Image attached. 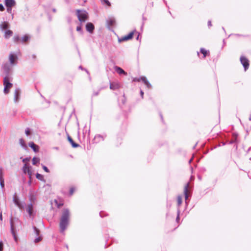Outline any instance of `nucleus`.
I'll return each instance as SVG.
<instances>
[{"instance_id": "nucleus-1", "label": "nucleus", "mask_w": 251, "mask_h": 251, "mask_svg": "<svg viewBox=\"0 0 251 251\" xmlns=\"http://www.w3.org/2000/svg\"><path fill=\"white\" fill-rule=\"evenodd\" d=\"M71 212L69 208H64L62 209L59 219V228L61 233H63L70 224Z\"/></svg>"}, {"instance_id": "nucleus-2", "label": "nucleus", "mask_w": 251, "mask_h": 251, "mask_svg": "<svg viewBox=\"0 0 251 251\" xmlns=\"http://www.w3.org/2000/svg\"><path fill=\"white\" fill-rule=\"evenodd\" d=\"M76 16L80 22H85L88 18V14L85 10H76Z\"/></svg>"}, {"instance_id": "nucleus-3", "label": "nucleus", "mask_w": 251, "mask_h": 251, "mask_svg": "<svg viewBox=\"0 0 251 251\" xmlns=\"http://www.w3.org/2000/svg\"><path fill=\"white\" fill-rule=\"evenodd\" d=\"M3 85L4 94H7L9 92V89L12 87L13 84L10 82L9 76H5L3 78Z\"/></svg>"}, {"instance_id": "nucleus-4", "label": "nucleus", "mask_w": 251, "mask_h": 251, "mask_svg": "<svg viewBox=\"0 0 251 251\" xmlns=\"http://www.w3.org/2000/svg\"><path fill=\"white\" fill-rule=\"evenodd\" d=\"M11 66V65L7 62L2 65V69L4 73L6 75V76H9L12 69Z\"/></svg>"}, {"instance_id": "nucleus-5", "label": "nucleus", "mask_w": 251, "mask_h": 251, "mask_svg": "<svg viewBox=\"0 0 251 251\" xmlns=\"http://www.w3.org/2000/svg\"><path fill=\"white\" fill-rule=\"evenodd\" d=\"M9 64L12 66L16 65L18 61L17 55L14 53H10L9 55Z\"/></svg>"}, {"instance_id": "nucleus-6", "label": "nucleus", "mask_w": 251, "mask_h": 251, "mask_svg": "<svg viewBox=\"0 0 251 251\" xmlns=\"http://www.w3.org/2000/svg\"><path fill=\"white\" fill-rule=\"evenodd\" d=\"M135 30L132 31L130 32L129 33H128L127 35H126L125 36L122 37L118 39L119 42H122L124 41H128L129 40H131L132 39L134 32H135Z\"/></svg>"}, {"instance_id": "nucleus-7", "label": "nucleus", "mask_w": 251, "mask_h": 251, "mask_svg": "<svg viewBox=\"0 0 251 251\" xmlns=\"http://www.w3.org/2000/svg\"><path fill=\"white\" fill-rule=\"evenodd\" d=\"M240 62L242 65L244 67V70L246 71L247 69H248L249 67V61L246 57L244 56H241L240 58Z\"/></svg>"}, {"instance_id": "nucleus-8", "label": "nucleus", "mask_w": 251, "mask_h": 251, "mask_svg": "<svg viewBox=\"0 0 251 251\" xmlns=\"http://www.w3.org/2000/svg\"><path fill=\"white\" fill-rule=\"evenodd\" d=\"M13 201L15 205H16L20 209L24 208V204L20 201L19 198L17 196L16 194H15L13 196Z\"/></svg>"}, {"instance_id": "nucleus-9", "label": "nucleus", "mask_w": 251, "mask_h": 251, "mask_svg": "<svg viewBox=\"0 0 251 251\" xmlns=\"http://www.w3.org/2000/svg\"><path fill=\"white\" fill-rule=\"evenodd\" d=\"M189 183H187L186 185L184 187V197L185 200V203L186 205H187L188 204L189 201L188 198L189 197V195L188 194V190H189Z\"/></svg>"}, {"instance_id": "nucleus-10", "label": "nucleus", "mask_w": 251, "mask_h": 251, "mask_svg": "<svg viewBox=\"0 0 251 251\" xmlns=\"http://www.w3.org/2000/svg\"><path fill=\"white\" fill-rule=\"evenodd\" d=\"M116 21L114 18H110L106 20L107 27L109 30H112L113 26L115 25Z\"/></svg>"}, {"instance_id": "nucleus-11", "label": "nucleus", "mask_w": 251, "mask_h": 251, "mask_svg": "<svg viewBox=\"0 0 251 251\" xmlns=\"http://www.w3.org/2000/svg\"><path fill=\"white\" fill-rule=\"evenodd\" d=\"M10 229H11V232L13 236L14 240L16 242H17L18 237L16 234L15 226H14V223H13V220L12 219L10 220Z\"/></svg>"}, {"instance_id": "nucleus-12", "label": "nucleus", "mask_w": 251, "mask_h": 251, "mask_svg": "<svg viewBox=\"0 0 251 251\" xmlns=\"http://www.w3.org/2000/svg\"><path fill=\"white\" fill-rule=\"evenodd\" d=\"M23 171L24 173L26 174L27 173L29 176V177L30 178L31 177V167L27 164H25L23 167Z\"/></svg>"}, {"instance_id": "nucleus-13", "label": "nucleus", "mask_w": 251, "mask_h": 251, "mask_svg": "<svg viewBox=\"0 0 251 251\" xmlns=\"http://www.w3.org/2000/svg\"><path fill=\"white\" fill-rule=\"evenodd\" d=\"M20 93H21V90L19 88H17L15 89V92H14V101L15 102L17 103L19 102L20 98Z\"/></svg>"}, {"instance_id": "nucleus-14", "label": "nucleus", "mask_w": 251, "mask_h": 251, "mask_svg": "<svg viewBox=\"0 0 251 251\" xmlns=\"http://www.w3.org/2000/svg\"><path fill=\"white\" fill-rule=\"evenodd\" d=\"M106 135L97 134L95 136L94 141L95 143H98L100 141H103Z\"/></svg>"}, {"instance_id": "nucleus-15", "label": "nucleus", "mask_w": 251, "mask_h": 251, "mask_svg": "<svg viewBox=\"0 0 251 251\" xmlns=\"http://www.w3.org/2000/svg\"><path fill=\"white\" fill-rule=\"evenodd\" d=\"M16 4L15 0H4V5L6 7H13Z\"/></svg>"}, {"instance_id": "nucleus-16", "label": "nucleus", "mask_w": 251, "mask_h": 251, "mask_svg": "<svg viewBox=\"0 0 251 251\" xmlns=\"http://www.w3.org/2000/svg\"><path fill=\"white\" fill-rule=\"evenodd\" d=\"M95 29L94 25L92 23H87L86 25V29L90 33H92Z\"/></svg>"}, {"instance_id": "nucleus-17", "label": "nucleus", "mask_w": 251, "mask_h": 251, "mask_svg": "<svg viewBox=\"0 0 251 251\" xmlns=\"http://www.w3.org/2000/svg\"><path fill=\"white\" fill-rule=\"evenodd\" d=\"M10 26V24L8 22H3L1 24H0V29L2 31H5L6 30L9 29Z\"/></svg>"}, {"instance_id": "nucleus-18", "label": "nucleus", "mask_w": 251, "mask_h": 251, "mask_svg": "<svg viewBox=\"0 0 251 251\" xmlns=\"http://www.w3.org/2000/svg\"><path fill=\"white\" fill-rule=\"evenodd\" d=\"M26 210L30 217L33 215V206L32 203H30L27 205Z\"/></svg>"}, {"instance_id": "nucleus-19", "label": "nucleus", "mask_w": 251, "mask_h": 251, "mask_svg": "<svg viewBox=\"0 0 251 251\" xmlns=\"http://www.w3.org/2000/svg\"><path fill=\"white\" fill-rule=\"evenodd\" d=\"M114 69L116 71V72L118 73L119 75H127V73L122 68L119 66H115Z\"/></svg>"}, {"instance_id": "nucleus-20", "label": "nucleus", "mask_w": 251, "mask_h": 251, "mask_svg": "<svg viewBox=\"0 0 251 251\" xmlns=\"http://www.w3.org/2000/svg\"><path fill=\"white\" fill-rule=\"evenodd\" d=\"M67 139L68 141L70 143L73 148H76L79 146V145L75 143L73 139L68 134Z\"/></svg>"}, {"instance_id": "nucleus-21", "label": "nucleus", "mask_w": 251, "mask_h": 251, "mask_svg": "<svg viewBox=\"0 0 251 251\" xmlns=\"http://www.w3.org/2000/svg\"><path fill=\"white\" fill-rule=\"evenodd\" d=\"M13 32L10 29L6 30L4 31V37L6 39H8L11 36H12Z\"/></svg>"}, {"instance_id": "nucleus-22", "label": "nucleus", "mask_w": 251, "mask_h": 251, "mask_svg": "<svg viewBox=\"0 0 251 251\" xmlns=\"http://www.w3.org/2000/svg\"><path fill=\"white\" fill-rule=\"evenodd\" d=\"M120 88V85L117 83H110V89L113 90H116Z\"/></svg>"}, {"instance_id": "nucleus-23", "label": "nucleus", "mask_w": 251, "mask_h": 251, "mask_svg": "<svg viewBox=\"0 0 251 251\" xmlns=\"http://www.w3.org/2000/svg\"><path fill=\"white\" fill-rule=\"evenodd\" d=\"M29 146L35 152L39 151V147L35 145L33 142H31L29 143Z\"/></svg>"}, {"instance_id": "nucleus-24", "label": "nucleus", "mask_w": 251, "mask_h": 251, "mask_svg": "<svg viewBox=\"0 0 251 251\" xmlns=\"http://www.w3.org/2000/svg\"><path fill=\"white\" fill-rule=\"evenodd\" d=\"M142 81L144 82V83L146 85V87L148 89H150L151 87V85L147 80V78L145 76H141Z\"/></svg>"}, {"instance_id": "nucleus-25", "label": "nucleus", "mask_w": 251, "mask_h": 251, "mask_svg": "<svg viewBox=\"0 0 251 251\" xmlns=\"http://www.w3.org/2000/svg\"><path fill=\"white\" fill-rule=\"evenodd\" d=\"M232 136L234 138V139L231 140H230L229 142H228V144H234V143H236L237 142V136H238L237 134L234 133L232 134Z\"/></svg>"}, {"instance_id": "nucleus-26", "label": "nucleus", "mask_w": 251, "mask_h": 251, "mask_svg": "<svg viewBox=\"0 0 251 251\" xmlns=\"http://www.w3.org/2000/svg\"><path fill=\"white\" fill-rule=\"evenodd\" d=\"M30 36L27 34H25L22 38V43H25L30 39Z\"/></svg>"}, {"instance_id": "nucleus-27", "label": "nucleus", "mask_w": 251, "mask_h": 251, "mask_svg": "<svg viewBox=\"0 0 251 251\" xmlns=\"http://www.w3.org/2000/svg\"><path fill=\"white\" fill-rule=\"evenodd\" d=\"M19 143L20 145L25 149L27 148L26 144H25L24 140L22 138L20 139Z\"/></svg>"}, {"instance_id": "nucleus-28", "label": "nucleus", "mask_w": 251, "mask_h": 251, "mask_svg": "<svg viewBox=\"0 0 251 251\" xmlns=\"http://www.w3.org/2000/svg\"><path fill=\"white\" fill-rule=\"evenodd\" d=\"M36 177L38 179H39V180H40L41 181H44V182L46 181L45 179L44 178V176L40 174H39L38 173H36Z\"/></svg>"}, {"instance_id": "nucleus-29", "label": "nucleus", "mask_w": 251, "mask_h": 251, "mask_svg": "<svg viewBox=\"0 0 251 251\" xmlns=\"http://www.w3.org/2000/svg\"><path fill=\"white\" fill-rule=\"evenodd\" d=\"M200 52L203 54V58H204L207 55L208 51L205 50L204 48H201L200 49Z\"/></svg>"}, {"instance_id": "nucleus-30", "label": "nucleus", "mask_w": 251, "mask_h": 251, "mask_svg": "<svg viewBox=\"0 0 251 251\" xmlns=\"http://www.w3.org/2000/svg\"><path fill=\"white\" fill-rule=\"evenodd\" d=\"M13 41L15 43H18L21 41V39L18 35H16L13 38Z\"/></svg>"}, {"instance_id": "nucleus-31", "label": "nucleus", "mask_w": 251, "mask_h": 251, "mask_svg": "<svg viewBox=\"0 0 251 251\" xmlns=\"http://www.w3.org/2000/svg\"><path fill=\"white\" fill-rule=\"evenodd\" d=\"M39 162V159L36 157H34L32 159V164L34 165H37Z\"/></svg>"}, {"instance_id": "nucleus-32", "label": "nucleus", "mask_w": 251, "mask_h": 251, "mask_svg": "<svg viewBox=\"0 0 251 251\" xmlns=\"http://www.w3.org/2000/svg\"><path fill=\"white\" fill-rule=\"evenodd\" d=\"M177 206L179 207L182 203V197L180 196H178L177 198Z\"/></svg>"}, {"instance_id": "nucleus-33", "label": "nucleus", "mask_w": 251, "mask_h": 251, "mask_svg": "<svg viewBox=\"0 0 251 251\" xmlns=\"http://www.w3.org/2000/svg\"><path fill=\"white\" fill-rule=\"evenodd\" d=\"M6 7L7 12L8 13L12 14V18L13 19V14L12 13V9L13 7Z\"/></svg>"}, {"instance_id": "nucleus-34", "label": "nucleus", "mask_w": 251, "mask_h": 251, "mask_svg": "<svg viewBox=\"0 0 251 251\" xmlns=\"http://www.w3.org/2000/svg\"><path fill=\"white\" fill-rule=\"evenodd\" d=\"M101 90V88H100V89H99V90H98V91H94L93 92V94H92V97H94V96H97L99 95V93H100V90Z\"/></svg>"}, {"instance_id": "nucleus-35", "label": "nucleus", "mask_w": 251, "mask_h": 251, "mask_svg": "<svg viewBox=\"0 0 251 251\" xmlns=\"http://www.w3.org/2000/svg\"><path fill=\"white\" fill-rule=\"evenodd\" d=\"M101 1L102 3L106 4L108 6L111 5V3L108 0H101Z\"/></svg>"}, {"instance_id": "nucleus-36", "label": "nucleus", "mask_w": 251, "mask_h": 251, "mask_svg": "<svg viewBox=\"0 0 251 251\" xmlns=\"http://www.w3.org/2000/svg\"><path fill=\"white\" fill-rule=\"evenodd\" d=\"M33 229L35 233L38 236L40 234V230L35 226H33Z\"/></svg>"}, {"instance_id": "nucleus-37", "label": "nucleus", "mask_w": 251, "mask_h": 251, "mask_svg": "<svg viewBox=\"0 0 251 251\" xmlns=\"http://www.w3.org/2000/svg\"><path fill=\"white\" fill-rule=\"evenodd\" d=\"M43 169L47 173H50V170L47 167L44 165L42 164Z\"/></svg>"}, {"instance_id": "nucleus-38", "label": "nucleus", "mask_w": 251, "mask_h": 251, "mask_svg": "<svg viewBox=\"0 0 251 251\" xmlns=\"http://www.w3.org/2000/svg\"><path fill=\"white\" fill-rule=\"evenodd\" d=\"M76 30L80 33H82V30L81 26V24L76 27Z\"/></svg>"}, {"instance_id": "nucleus-39", "label": "nucleus", "mask_w": 251, "mask_h": 251, "mask_svg": "<svg viewBox=\"0 0 251 251\" xmlns=\"http://www.w3.org/2000/svg\"><path fill=\"white\" fill-rule=\"evenodd\" d=\"M25 133L27 136H29L31 134V132L29 128H27L25 129Z\"/></svg>"}, {"instance_id": "nucleus-40", "label": "nucleus", "mask_w": 251, "mask_h": 251, "mask_svg": "<svg viewBox=\"0 0 251 251\" xmlns=\"http://www.w3.org/2000/svg\"><path fill=\"white\" fill-rule=\"evenodd\" d=\"M41 240H42L41 237H38L35 239L34 242V243H38L39 242H40V241H41Z\"/></svg>"}, {"instance_id": "nucleus-41", "label": "nucleus", "mask_w": 251, "mask_h": 251, "mask_svg": "<svg viewBox=\"0 0 251 251\" xmlns=\"http://www.w3.org/2000/svg\"><path fill=\"white\" fill-rule=\"evenodd\" d=\"M141 80H142L141 77H135V78H133V81L140 82Z\"/></svg>"}, {"instance_id": "nucleus-42", "label": "nucleus", "mask_w": 251, "mask_h": 251, "mask_svg": "<svg viewBox=\"0 0 251 251\" xmlns=\"http://www.w3.org/2000/svg\"><path fill=\"white\" fill-rule=\"evenodd\" d=\"M179 210L178 209L177 210V217H176V222H178L179 220Z\"/></svg>"}, {"instance_id": "nucleus-43", "label": "nucleus", "mask_w": 251, "mask_h": 251, "mask_svg": "<svg viewBox=\"0 0 251 251\" xmlns=\"http://www.w3.org/2000/svg\"><path fill=\"white\" fill-rule=\"evenodd\" d=\"M3 244L2 242L0 241V251H3Z\"/></svg>"}, {"instance_id": "nucleus-44", "label": "nucleus", "mask_w": 251, "mask_h": 251, "mask_svg": "<svg viewBox=\"0 0 251 251\" xmlns=\"http://www.w3.org/2000/svg\"><path fill=\"white\" fill-rule=\"evenodd\" d=\"M30 160V158L29 157H26V158H25L23 159V162H28Z\"/></svg>"}, {"instance_id": "nucleus-45", "label": "nucleus", "mask_w": 251, "mask_h": 251, "mask_svg": "<svg viewBox=\"0 0 251 251\" xmlns=\"http://www.w3.org/2000/svg\"><path fill=\"white\" fill-rule=\"evenodd\" d=\"M4 7L3 5L1 3H0V11H4Z\"/></svg>"}, {"instance_id": "nucleus-46", "label": "nucleus", "mask_w": 251, "mask_h": 251, "mask_svg": "<svg viewBox=\"0 0 251 251\" xmlns=\"http://www.w3.org/2000/svg\"><path fill=\"white\" fill-rule=\"evenodd\" d=\"M79 69H81V70H85V71L87 72V73L88 74H89V72H88L86 69H85L83 68L82 67V66H79Z\"/></svg>"}, {"instance_id": "nucleus-47", "label": "nucleus", "mask_w": 251, "mask_h": 251, "mask_svg": "<svg viewBox=\"0 0 251 251\" xmlns=\"http://www.w3.org/2000/svg\"><path fill=\"white\" fill-rule=\"evenodd\" d=\"M140 95H141L142 98L143 99L144 97V94L143 91L142 90H140Z\"/></svg>"}, {"instance_id": "nucleus-48", "label": "nucleus", "mask_w": 251, "mask_h": 251, "mask_svg": "<svg viewBox=\"0 0 251 251\" xmlns=\"http://www.w3.org/2000/svg\"><path fill=\"white\" fill-rule=\"evenodd\" d=\"M207 25L209 28L212 26L211 21L210 20L208 21Z\"/></svg>"}, {"instance_id": "nucleus-49", "label": "nucleus", "mask_w": 251, "mask_h": 251, "mask_svg": "<svg viewBox=\"0 0 251 251\" xmlns=\"http://www.w3.org/2000/svg\"><path fill=\"white\" fill-rule=\"evenodd\" d=\"M138 33V35L136 38V39L137 40H140V41H141V39H140V33L139 32H137Z\"/></svg>"}, {"instance_id": "nucleus-50", "label": "nucleus", "mask_w": 251, "mask_h": 251, "mask_svg": "<svg viewBox=\"0 0 251 251\" xmlns=\"http://www.w3.org/2000/svg\"><path fill=\"white\" fill-rule=\"evenodd\" d=\"M74 188H72L70 189V195H72L74 193Z\"/></svg>"}, {"instance_id": "nucleus-51", "label": "nucleus", "mask_w": 251, "mask_h": 251, "mask_svg": "<svg viewBox=\"0 0 251 251\" xmlns=\"http://www.w3.org/2000/svg\"><path fill=\"white\" fill-rule=\"evenodd\" d=\"M226 143H227V142H221V144H222L223 146H225Z\"/></svg>"}, {"instance_id": "nucleus-52", "label": "nucleus", "mask_w": 251, "mask_h": 251, "mask_svg": "<svg viewBox=\"0 0 251 251\" xmlns=\"http://www.w3.org/2000/svg\"><path fill=\"white\" fill-rule=\"evenodd\" d=\"M193 158L192 157V158H191L189 160V164H190V163H191V162L193 161Z\"/></svg>"}, {"instance_id": "nucleus-53", "label": "nucleus", "mask_w": 251, "mask_h": 251, "mask_svg": "<svg viewBox=\"0 0 251 251\" xmlns=\"http://www.w3.org/2000/svg\"><path fill=\"white\" fill-rule=\"evenodd\" d=\"M100 215L101 217H103V216L102 215V212H100Z\"/></svg>"}, {"instance_id": "nucleus-54", "label": "nucleus", "mask_w": 251, "mask_h": 251, "mask_svg": "<svg viewBox=\"0 0 251 251\" xmlns=\"http://www.w3.org/2000/svg\"><path fill=\"white\" fill-rule=\"evenodd\" d=\"M0 221H2V214L1 213L0 214Z\"/></svg>"}, {"instance_id": "nucleus-55", "label": "nucleus", "mask_w": 251, "mask_h": 251, "mask_svg": "<svg viewBox=\"0 0 251 251\" xmlns=\"http://www.w3.org/2000/svg\"><path fill=\"white\" fill-rule=\"evenodd\" d=\"M52 11L53 12H56V9H55V8H52Z\"/></svg>"}, {"instance_id": "nucleus-56", "label": "nucleus", "mask_w": 251, "mask_h": 251, "mask_svg": "<svg viewBox=\"0 0 251 251\" xmlns=\"http://www.w3.org/2000/svg\"><path fill=\"white\" fill-rule=\"evenodd\" d=\"M49 19L50 21H51V17L50 16H49Z\"/></svg>"}, {"instance_id": "nucleus-57", "label": "nucleus", "mask_w": 251, "mask_h": 251, "mask_svg": "<svg viewBox=\"0 0 251 251\" xmlns=\"http://www.w3.org/2000/svg\"><path fill=\"white\" fill-rule=\"evenodd\" d=\"M250 151H251V147L248 149V152Z\"/></svg>"}, {"instance_id": "nucleus-58", "label": "nucleus", "mask_w": 251, "mask_h": 251, "mask_svg": "<svg viewBox=\"0 0 251 251\" xmlns=\"http://www.w3.org/2000/svg\"><path fill=\"white\" fill-rule=\"evenodd\" d=\"M190 179H191V180H193L194 179V177L193 176H191Z\"/></svg>"}, {"instance_id": "nucleus-59", "label": "nucleus", "mask_w": 251, "mask_h": 251, "mask_svg": "<svg viewBox=\"0 0 251 251\" xmlns=\"http://www.w3.org/2000/svg\"><path fill=\"white\" fill-rule=\"evenodd\" d=\"M160 117L162 120H163V117L162 115L160 114Z\"/></svg>"}, {"instance_id": "nucleus-60", "label": "nucleus", "mask_w": 251, "mask_h": 251, "mask_svg": "<svg viewBox=\"0 0 251 251\" xmlns=\"http://www.w3.org/2000/svg\"><path fill=\"white\" fill-rule=\"evenodd\" d=\"M222 29L225 32V28L224 27H222Z\"/></svg>"}, {"instance_id": "nucleus-61", "label": "nucleus", "mask_w": 251, "mask_h": 251, "mask_svg": "<svg viewBox=\"0 0 251 251\" xmlns=\"http://www.w3.org/2000/svg\"><path fill=\"white\" fill-rule=\"evenodd\" d=\"M31 180H29V181H28V183H29V185L31 184Z\"/></svg>"}, {"instance_id": "nucleus-62", "label": "nucleus", "mask_w": 251, "mask_h": 251, "mask_svg": "<svg viewBox=\"0 0 251 251\" xmlns=\"http://www.w3.org/2000/svg\"><path fill=\"white\" fill-rule=\"evenodd\" d=\"M198 178H199V179L200 180H201V176H198Z\"/></svg>"}, {"instance_id": "nucleus-63", "label": "nucleus", "mask_w": 251, "mask_h": 251, "mask_svg": "<svg viewBox=\"0 0 251 251\" xmlns=\"http://www.w3.org/2000/svg\"><path fill=\"white\" fill-rule=\"evenodd\" d=\"M68 22H70V19H68Z\"/></svg>"}, {"instance_id": "nucleus-64", "label": "nucleus", "mask_w": 251, "mask_h": 251, "mask_svg": "<svg viewBox=\"0 0 251 251\" xmlns=\"http://www.w3.org/2000/svg\"><path fill=\"white\" fill-rule=\"evenodd\" d=\"M250 160H251V157L250 158Z\"/></svg>"}]
</instances>
